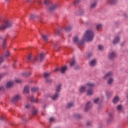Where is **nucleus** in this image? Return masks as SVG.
I'll use <instances>...</instances> for the list:
<instances>
[{
	"label": "nucleus",
	"mask_w": 128,
	"mask_h": 128,
	"mask_svg": "<svg viewBox=\"0 0 128 128\" xmlns=\"http://www.w3.org/2000/svg\"><path fill=\"white\" fill-rule=\"evenodd\" d=\"M94 34L90 30L87 31L84 36V40H88V42H92L94 40Z\"/></svg>",
	"instance_id": "obj_1"
},
{
	"label": "nucleus",
	"mask_w": 128,
	"mask_h": 128,
	"mask_svg": "<svg viewBox=\"0 0 128 128\" xmlns=\"http://www.w3.org/2000/svg\"><path fill=\"white\" fill-rule=\"evenodd\" d=\"M12 22L10 20H6L0 26V30H6V28H12Z\"/></svg>",
	"instance_id": "obj_2"
},
{
	"label": "nucleus",
	"mask_w": 128,
	"mask_h": 128,
	"mask_svg": "<svg viewBox=\"0 0 128 128\" xmlns=\"http://www.w3.org/2000/svg\"><path fill=\"white\" fill-rule=\"evenodd\" d=\"M61 90L62 85L60 84L56 88V94L52 98V100H56L57 98H58L60 97V94H58V92H60V90Z\"/></svg>",
	"instance_id": "obj_3"
},
{
	"label": "nucleus",
	"mask_w": 128,
	"mask_h": 128,
	"mask_svg": "<svg viewBox=\"0 0 128 128\" xmlns=\"http://www.w3.org/2000/svg\"><path fill=\"white\" fill-rule=\"evenodd\" d=\"M52 75V73L50 72H45L44 74V78L46 80V82H48L49 84H50V82H52V80L50 78V77Z\"/></svg>",
	"instance_id": "obj_4"
},
{
	"label": "nucleus",
	"mask_w": 128,
	"mask_h": 128,
	"mask_svg": "<svg viewBox=\"0 0 128 128\" xmlns=\"http://www.w3.org/2000/svg\"><path fill=\"white\" fill-rule=\"evenodd\" d=\"M74 42L75 44H79V48H80V46H82L84 44V40H82L81 42L78 40V37H75L74 40Z\"/></svg>",
	"instance_id": "obj_5"
},
{
	"label": "nucleus",
	"mask_w": 128,
	"mask_h": 128,
	"mask_svg": "<svg viewBox=\"0 0 128 128\" xmlns=\"http://www.w3.org/2000/svg\"><path fill=\"white\" fill-rule=\"evenodd\" d=\"M0 42H2V46L4 50V48H6V40L2 38V36H0Z\"/></svg>",
	"instance_id": "obj_6"
},
{
	"label": "nucleus",
	"mask_w": 128,
	"mask_h": 128,
	"mask_svg": "<svg viewBox=\"0 0 128 128\" xmlns=\"http://www.w3.org/2000/svg\"><path fill=\"white\" fill-rule=\"evenodd\" d=\"M68 70V67L65 66L63 67L62 69L60 68H57L56 69L55 72H62V74H64Z\"/></svg>",
	"instance_id": "obj_7"
},
{
	"label": "nucleus",
	"mask_w": 128,
	"mask_h": 128,
	"mask_svg": "<svg viewBox=\"0 0 128 128\" xmlns=\"http://www.w3.org/2000/svg\"><path fill=\"white\" fill-rule=\"evenodd\" d=\"M57 8H58V4H54L52 5L50 8H49V11L50 12H54V10H56Z\"/></svg>",
	"instance_id": "obj_8"
},
{
	"label": "nucleus",
	"mask_w": 128,
	"mask_h": 128,
	"mask_svg": "<svg viewBox=\"0 0 128 128\" xmlns=\"http://www.w3.org/2000/svg\"><path fill=\"white\" fill-rule=\"evenodd\" d=\"M20 96L18 95H17L13 98L12 100V102H18L20 99Z\"/></svg>",
	"instance_id": "obj_9"
},
{
	"label": "nucleus",
	"mask_w": 128,
	"mask_h": 128,
	"mask_svg": "<svg viewBox=\"0 0 128 128\" xmlns=\"http://www.w3.org/2000/svg\"><path fill=\"white\" fill-rule=\"evenodd\" d=\"M42 37L43 40L45 42H48V36L42 35Z\"/></svg>",
	"instance_id": "obj_10"
},
{
	"label": "nucleus",
	"mask_w": 128,
	"mask_h": 128,
	"mask_svg": "<svg viewBox=\"0 0 128 128\" xmlns=\"http://www.w3.org/2000/svg\"><path fill=\"white\" fill-rule=\"evenodd\" d=\"M30 100L31 102H36V104H38V102H40V100H38V99L35 100L34 98V96H31L30 98Z\"/></svg>",
	"instance_id": "obj_11"
},
{
	"label": "nucleus",
	"mask_w": 128,
	"mask_h": 128,
	"mask_svg": "<svg viewBox=\"0 0 128 128\" xmlns=\"http://www.w3.org/2000/svg\"><path fill=\"white\" fill-rule=\"evenodd\" d=\"M116 57V54L114 52H112L111 54H110L109 56V58L110 60H112Z\"/></svg>",
	"instance_id": "obj_12"
},
{
	"label": "nucleus",
	"mask_w": 128,
	"mask_h": 128,
	"mask_svg": "<svg viewBox=\"0 0 128 128\" xmlns=\"http://www.w3.org/2000/svg\"><path fill=\"white\" fill-rule=\"evenodd\" d=\"M14 82H9L7 84V85L6 86V88H10L13 86H14Z\"/></svg>",
	"instance_id": "obj_13"
},
{
	"label": "nucleus",
	"mask_w": 128,
	"mask_h": 128,
	"mask_svg": "<svg viewBox=\"0 0 128 128\" xmlns=\"http://www.w3.org/2000/svg\"><path fill=\"white\" fill-rule=\"evenodd\" d=\"M46 54L44 53H41L40 54V61L42 62V60H44V56H45Z\"/></svg>",
	"instance_id": "obj_14"
},
{
	"label": "nucleus",
	"mask_w": 128,
	"mask_h": 128,
	"mask_svg": "<svg viewBox=\"0 0 128 128\" xmlns=\"http://www.w3.org/2000/svg\"><path fill=\"white\" fill-rule=\"evenodd\" d=\"M90 102H89L87 103V104L86 105V108H85L86 112H88V110H90Z\"/></svg>",
	"instance_id": "obj_15"
},
{
	"label": "nucleus",
	"mask_w": 128,
	"mask_h": 128,
	"mask_svg": "<svg viewBox=\"0 0 128 128\" xmlns=\"http://www.w3.org/2000/svg\"><path fill=\"white\" fill-rule=\"evenodd\" d=\"M86 90V86H83L80 88V92L81 94H83V92H84Z\"/></svg>",
	"instance_id": "obj_16"
},
{
	"label": "nucleus",
	"mask_w": 128,
	"mask_h": 128,
	"mask_svg": "<svg viewBox=\"0 0 128 128\" xmlns=\"http://www.w3.org/2000/svg\"><path fill=\"white\" fill-rule=\"evenodd\" d=\"M24 92L26 93V94H28V92H30V87L27 86L26 87H25L24 89Z\"/></svg>",
	"instance_id": "obj_17"
},
{
	"label": "nucleus",
	"mask_w": 128,
	"mask_h": 128,
	"mask_svg": "<svg viewBox=\"0 0 128 128\" xmlns=\"http://www.w3.org/2000/svg\"><path fill=\"white\" fill-rule=\"evenodd\" d=\"M118 42H120V38L117 37L115 38L114 41V44H118Z\"/></svg>",
	"instance_id": "obj_18"
},
{
	"label": "nucleus",
	"mask_w": 128,
	"mask_h": 128,
	"mask_svg": "<svg viewBox=\"0 0 128 128\" xmlns=\"http://www.w3.org/2000/svg\"><path fill=\"white\" fill-rule=\"evenodd\" d=\"M111 76H112V72H110L105 76V78H111Z\"/></svg>",
	"instance_id": "obj_19"
},
{
	"label": "nucleus",
	"mask_w": 128,
	"mask_h": 128,
	"mask_svg": "<svg viewBox=\"0 0 128 128\" xmlns=\"http://www.w3.org/2000/svg\"><path fill=\"white\" fill-rule=\"evenodd\" d=\"M30 72L23 73L22 76H23L24 78H28V76H30Z\"/></svg>",
	"instance_id": "obj_20"
},
{
	"label": "nucleus",
	"mask_w": 128,
	"mask_h": 128,
	"mask_svg": "<svg viewBox=\"0 0 128 128\" xmlns=\"http://www.w3.org/2000/svg\"><path fill=\"white\" fill-rule=\"evenodd\" d=\"M120 100V98L118 96H116L113 100L114 104H116Z\"/></svg>",
	"instance_id": "obj_21"
},
{
	"label": "nucleus",
	"mask_w": 128,
	"mask_h": 128,
	"mask_svg": "<svg viewBox=\"0 0 128 128\" xmlns=\"http://www.w3.org/2000/svg\"><path fill=\"white\" fill-rule=\"evenodd\" d=\"M38 88H33L32 89V92H38Z\"/></svg>",
	"instance_id": "obj_22"
},
{
	"label": "nucleus",
	"mask_w": 128,
	"mask_h": 128,
	"mask_svg": "<svg viewBox=\"0 0 128 128\" xmlns=\"http://www.w3.org/2000/svg\"><path fill=\"white\" fill-rule=\"evenodd\" d=\"M88 96H92V94H94V90H89L88 91Z\"/></svg>",
	"instance_id": "obj_23"
},
{
	"label": "nucleus",
	"mask_w": 128,
	"mask_h": 128,
	"mask_svg": "<svg viewBox=\"0 0 128 128\" xmlns=\"http://www.w3.org/2000/svg\"><path fill=\"white\" fill-rule=\"evenodd\" d=\"M96 60H93L90 62V66H96Z\"/></svg>",
	"instance_id": "obj_24"
},
{
	"label": "nucleus",
	"mask_w": 128,
	"mask_h": 128,
	"mask_svg": "<svg viewBox=\"0 0 128 128\" xmlns=\"http://www.w3.org/2000/svg\"><path fill=\"white\" fill-rule=\"evenodd\" d=\"M76 63V60L73 59L71 64H70V66H74V64Z\"/></svg>",
	"instance_id": "obj_25"
},
{
	"label": "nucleus",
	"mask_w": 128,
	"mask_h": 128,
	"mask_svg": "<svg viewBox=\"0 0 128 128\" xmlns=\"http://www.w3.org/2000/svg\"><path fill=\"white\" fill-rule=\"evenodd\" d=\"M87 86H89V88H94V84L92 83H88L87 84Z\"/></svg>",
	"instance_id": "obj_26"
},
{
	"label": "nucleus",
	"mask_w": 128,
	"mask_h": 128,
	"mask_svg": "<svg viewBox=\"0 0 128 128\" xmlns=\"http://www.w3.org/2000/svg\"><path fill=\"white\" fill-rule=\"evenodd\" d=\"M102 24H98L96 26L97 30H100L102 29Z\"/></svg>",
	"instance_id": "obj_27"
},
{
	"label": "nucleus",
	"mask_w": 128,
	"mask_h": 128,
	"mask_svg": "<svg viewBox=\"0 0 128 128\" xmlns=\"http://www.w3.org/2000/svg\"><path fill=\"white\" fill-rule=\"evenodd\" d=\"M4 62V58L2 56H0V64H2Z\"/></svg>",
	"instance_id": "obj_28"
},
{
	"label": "nucleus",
	"mask_w": 128,
	"mask_h": 128,
	"mask_svg": "<svg viewBox=\"0 0 128 128\" xmlns=\"http://www.w3.org/2000/svg\"><path fill=\"white\" fill-rule=\"evenodd\" d=\"M74 103H70L68 105V108H72V106H74Z\"/></svg>",
	"instance_id": "obj_29"
},
{
	"label": "nucleus",
	"mask_w": 128,
	"mask_h": 128,
	"mask_svg": "<svg viewBox=\"0 0 128 128\" xmlns=\"http://www.w3.org/2000/svg\"><path fill=\"white\" fill-rule=\"evenodd\" d=\"M72 28L70 26H69L66 28V32H70V30H72Z\"/></svg>",
	"instance_id": "obj_30"
},
{
	"label": "nucleus",
	"mask_w": 128,
	"mask_h": 128,
	"mask_svg": "<svg viewBox=\"0 0 128 128\" xmlns=\"http://www.w3.org/2000/svg\"><path fill=\"white\" fill-rule=\"evenodd\" d=\"M96 4H97L96 2L93 3L91 6V8H94L96 6Z\"/></svg>",
	"instance_id": "obj_31"
},
{
	"label": "nucleus",
	"mask_w": 128,
	"mask_h": 128,
	"mask_svg": "<svg viewBox=\"0 0 128 128\" xmlns=\"http://www.w3.org/2000/svg\"><path fill=\"white\" fill-rule=\"evenodd\" d=\"M74 116L76 118H82V116L78 114H76Z\"/></svg>",
	"instance_id": "obj_32"
},
{
	"label": "nucleus",
	"mask_w": 128,
	"mask_h": 128,
	"mask_svg": "<svg viewBox=\"0 0 128 128\" xmlns=\"http://www.w3.org/2000/svg\"><path fill=\"white\" fill-rule=\"evenodd\" d=\"M10 52H7L4 54V58H8V56H10Z\"/></svg>",
	"instance_id": "obj_33"
},
{
	"label": "nucleus",
	"mask_w": 128,
	"mask_h": 128,
	"mask_svg": "<svg viewBox=\"0 0 128 128\" xmlns=\"http://www.w3.org/2000/svg\"><path fill=\"white\" fill-rule=\"evenodd\" d=\"M114 82V79L112 78H110L109 80L108 81V84H112Z\"/></svg>",
	"instance_id": "obj_34"
},
{
	"label": "nucleus",
	"mask_w": 128,
	"mask_h": 128,
	"mask_svg": "<svg viewBox=\"0 0 128 128\" xmlns=\"http://www.w3.org/2000/svg\"><path fill=\"white\" fill-rule=\"evenodd\" d=\"M16 82L17 84H22V80H20V79H17L16 80Z\"/></svg>",
	"instance_id": "obj_35"
},
{
	"label": "nucleus",
	"mask_w": 128,
	"mask_h": 128,
	"mask_svg": "<svg viewBox=\"0 0 128 128\" xmlns=\"http://www.w3.org/2000/svg\"><path fill=\"white\" fill-rule=\"evenodd\" d=\"M32 116H36L38 114V111L36 110H34L32 112Z\"/></svg>",
	"instance_id": "obj_36"
},
{
	"label": "nucleus",
	"mask_w": 128,
	"mask_h": 128,
	"mask_svg": "<svg viewBox=\"0 0 128 128\" xmlns=\"http://www.w3.org/2000/svg\"><path fill=\"white\" fill-rule=\"evenodd\" d=\"M44 4L46 6H48L50 4V0H46L44 2Z\"/></svg>",
	"instance_id": "obj_37"
},
{
	"label": "nucleus",
	"mask_w": 128,
	"mask_h": 128,
	"mask_svg": "<svg viewBox=\"0 0 128 128\" xmlns=\"http://www.w3.org/2000/svg\"><path fill=\"white\" fill-rule=\"evenodd\" d=\"M80 0H76L74 2V4L76 6V5L78 4H80Z\"/></svg>",
	"instance_id": "obj_38"
},
{
	"label": "nucleus",
	"mask_w": 128,
	"mask_h": 128,
	"mask_svg": "<svg viewBox=\"0 0 128 128\" xmlns=\"http://www.w3.org/2000/svg\"><path fill=\"white\" fill-rule=\"evenodd\" d=\"M98 49L100 50H104V46L102 45H100L98 46Z\"/></svg>",
	"instance_id": "obj_39"
},
{
	"label": "nucleus",
	"mask_w": 128,
	"mask_h": 128,
	"mask_svg": "<svg viewBox=\"0 0 128 128\" xmlns=\"http://www.w3.org/2000/svg\"><path fill=\"white\" fill-rule=\"evenodd\" d=\"M109 4H116V1L112 0V1L109 2Z\"/></svg>",
	"instance_id": "obj_40"
},
{
	"label": "nucleus",
	"mask_w": 128,
	"mask_h": 128,
	"mask_svg": "<svg viewBox=\"0 0 128 128\" xmlns=\"http://www.w3.org/2000/svg\"><path fill=\"white\" fill-rule=\"evenodd\" d=\"M36 18V16L32 15L30 16V20H34Z\"/></svg>",
	"instance_id": "obj_41"
},
{
	"label": "nucleus",
	"mask_w": 128,
	"mask_h": 128,
	"mask_svg": "<svg viewBox=\"0 0 128 128\" xmlns=\"http://www.w3.org/2000/svg\"><path fill=\"white\" fill-rule=\"evenodd\" d=\"M100 102V99L99 98H96V100H94V104H98Z\"/></svg>",
	"instance_id": "obj_42"
},
{
	"label": "nucleus",
	"mask_w": 128,
	"mask_h": 128,
	"mask_svg": "<svg viewBox=\"0 0 128 128\" xmlns=\"http://www.w3.org/2000/svg\"><path fill=\"white\" fill-rule=\"evenodd\" d=\"M122 108V106H118L117 108L118 110H120Z\"/></svg>",
	"instance_id": "obj_43"
},
{
	"label": "nucleus",
	"mask_w": 128,
	"mask_h": 128,
	"mask_svg": "<svg viewBox=\"0 0 128 128\" xmlns=\"http://www.w3.org/2000/svg\"><path fill=\"white\" fill-rule=\"evenodd\" d=\"M28 60H29V61L32 60V55H30V56H28Z\"/></svg>",
	"instance_id": "obj_44"
},
{
	"label": "nucleus",
	"mask_w": 128,
	"mask_h": 128,
	"mask_svg": "<svg viewBox=\"0 0 128 128\" xmlns=\"http://www.w3.org/2000/svg\"><path fill=\"white\" fill-rule=\"evenodd\" d=\"M38 57H35L34 58V62H38Z\"/></svg>",
	"instance_id": "obj_45"
},
{
	"label": "nucleus",
	"mask_w": 128,
	"mask_h": 128,
	"mask_svg": "<svg viewBox=\"0 0 128 128\" xmlns=\"http://www.w3.org/2000/svg\"><path fill=\"white\" fill-rule=\"evenodd\" d=\"M86 124H87L88 126H92V122H88Z\"/></svg>",
	"instance_id": "obj_46"
},
{
	"label": "nucleus",
	"mask_w": 128,
	"mask_h": 128,
	"mask_svg": "<svg viewBox=\"0 0 128 128\" xmlns=\"http://www.w3.org/2000/svg\"><path fill=\"white\" fill-rule=\"evenodd\" d=\"M0 120H6V118H4V116H2Z\"/></svg>",
	"instance_id": "obj_47"
},
{
	"label": "nucleus",
	"mask_w": 128,
	"mask_h": 128,
	"mask_svg": "<svg viewBox=\"0 0 128 128\" xmlns=\"http://www.w3.org/2000/svg\"><path fill=\"white\" fill-rule=\"evenodd\" d=\"M54 122V118H51L50 119V122Z\"/></svg>",
	"instance_id": "obj_48"
},
{
	"label": "nucleus",
	"mask_w": 128,
	"mask_h": 128,
	"mask_svg": "<svg viewBox=\"0 0 128 128\" xmlns=\"http://www.w3.org/2000/svg\"><path fill=\"white\" fill-rule=\"evenodd\" d=\"M90 56H92V53H90L88 54V58H90Z\"/></svg>",
	"instance_id": "obj_49"
},
{
	"label": "nucleus",
	"mask_w": 128,
	"mask_h": 128,
	"mask_svg": "<svg viewBox=\"0 0 128 128\" xmlns=\"http://www.w3.org/2000/svg\"><path fill=\"white\" fill-rule=\"evenodd\" d=\"M38 4L40 6L42 4V2L41 1H38Z\"/></svg>",
	"instance_id": "obj_50"
},
{
	"label": "nucleus",
	"mask_w": 128,
	"mask_h": 128,
	"mask_svg": "<svg viewBox=\"0 0 128 128\" xmlns=\"http://www.w3.org/2000/svg\"><path fill=\"white\" fill-rule=\"evenodd\" d=\"M30 105H27V106H26V108H30Z\"/></svg>",
	"instance_id": "obj_51"
},
{
	"label": "nucleus",
	"mask_w": 128,
	"mask_h": 128,
	"mask_svg": "<svg viewBox=\"0 0 128 128\" xmlns=\"http://www.w3.org/2000/svg\"><path fill=\"white\" fill-rule=\"evenodd\" d=\"M4 87H0V90H4Z\"/></svg>",
	"instance_id": "obj_52"
},
{
	"label": "nucleus",
	"mask_w": 128,
	"mask_h": 128,
	"mask_svg": "<svg viewBox=\"0 0 128 128\" xmlns=\"http://www.w3.org/2000/svg\"><path fill=\"white\" fill-rule=\"evenodd\" d=\"M57 34H60V30H58V33H56Z\"/></svg>",
	"instance_id": "obj_53"
},
{
	"label": "nucleus",
	"mask_w": 128,
	"mask_h": 128,
	"mask_svg": "<svg viewBox=\"0 0 128 128\" xmlns=\"http://www.w3.org/2000/svg\"><path fill=\"white\" fill-rule=\"evenodd\" d=\"M110 116H112V114H109Z\"/></svg>",
	"instance_id": "obj_54"
},
{
	"label": "nucleus",
	"mask_w": 128,
	"mask_h": 128,
	"mask_svg": "<svg viewBox=\"0 0 128 128\" xmlns=\"http://www.w3.org/2000/svg\"><path fill=\"white\" fill-rule=\"evenodd\" d=\"M2 75H0V80H2Z\"/></svg>",
	"instance_id": "obj_55"
},
{
	"label": "nucleus",
	"mask_w": 128,
	"mask_h": 128,
	"mask_svg": "<svg viewBox=\"0 0 128 128\" xmlns=\"http://www.w3.org/2000/svg\"><path fill=\"white\" fill-rule=\"evenodd\" d=\"M106 96H107L108 98V94H106Z\"/></svg>",
	"instance_id": "obj_56"
},
{
	"label": "nucleus",
	"mask_w": 128,
	"mask_h": 128,
	"mask_svg": "<svg viewBox=\"0 0 128 128\" xmlns=\"http://www.w3.org/2000/svg\"><path fill=\"white\" fill-rule=\"evenodd\" d=\"M6 2H10V0H6Z\"/></svg>",
	"instance_id": "obj_57"
},
{
	"label": "nucleus",
	"mask_w": 128,
	"mask_h": 128,
	"mask_svg": "<svg viewBox=\"0 0 128 128\" xmlns=\"http://www.w3.org/2000/svg\"><path fill=\"white\" fill-rule=\"evenodd\" d=\"M0 20H2V18H0Z\"/></svg>",
	"instance_id": "obj_58"
},
{
	"label": "nucleus",
	"mask_w": 128,
	"mask_h": 128,
	"mask_svg": "<svg viewBox=\"0 0 128 128\" xmlns=\"http://www.w3.org/2000/svg\"><path fill=\"white\" fill-rule=\"evenodd\" d=\"M80 14L82 15V14L81 13Z\"/></svg>",
	"instance_id": "obj_59"
},
{
	"label": "nucleus",
	"mask_w": 128,
	"mask_h": 128,
	"mask_svg": "<svg viewBox=\"0 0 128 128\" xmlns=\"http://www.w3.org/2000/svg\"><path fill=\"white\" fill-rule=\"evenodd\" d=\"M76 70H78L77 68H76Z\"/></svg>",
	"instance_id": "obj_60"
}]
</instances>
